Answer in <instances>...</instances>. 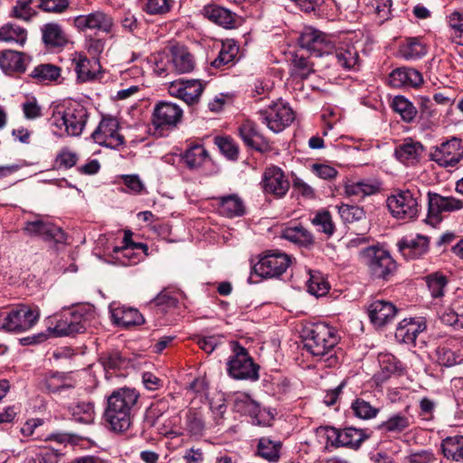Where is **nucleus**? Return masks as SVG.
Instances as JSON below:
<instances>
[{
	"label": "nucleus",
	"mask_w": 463,
	"mask_h": 463,
	"mask_svg": "<svg viewBox=\"0 0 463 463\" xmlns=\"http://www.w3.org/2000/svg\"><path fill=\"white\" fill-rule=\"evenodd\" d=\"M440 450L450 463H463V436L444 439L440 444Z\"/></svg>",
	"instance_id": "nucleus-36"
},
{
	"label": "nucleus",
	"mask_w": 463,
	"mask_h": 463,
	"mask_svg": "<svg viewBox=\"0 0 463 463\" xmlns=\"http://www.w3.org/2000/svg\"><path fill=\"white\" fill-rule=\"evenodd\" d=\"M172 62L178 73H188L194 69V59L184 45L175 44L170 48Z\"/></svg>",
	"instance_id": "nucleus-34"
},
{
	"label": "nucleus",
	"mask_w": 463,
	"mask_h": 463,
	"mask_svg": "<svg viewBox=\"0 0 463 463\" xmlns=\"http://www.w3.org/2000/svg\"><path fill=\"white\" fill-rule=\"evenodd\" d=\"M427 222L434 225L441 220L443 213H450L463 208V201L453 196H442L437 193H428Z\"/></svg>",
	"instance_id": "nucleus-18"
},
{
	"label": "nucleus",
	"mask_w": 463,
	"mask_h": 463,
	"mask_svg": "<svg viewBox=\"0 0 463 463\" xmlns=\"http://www.w3.org/2000/svg\"><path fill=\"white\" fill-rule=\"evenodd\" d=\"M338 213L345 222H353L364 218L365 213L362 207L357 205L342 204Z\"/></svg>",
	"instance_id": "nucleus-56"
},
{
	"label": "nucleus",
	"mask_w": 463,
	"mask_h": 463,
	"mask_svg": "<svg viewBox=\"0 0 463 463\" xmlns=\"http://www.w3.org/2000/svg\"><path fill=\"white\" fill-rule=\"evenodd\" d=\"M87 118L88 112L83 105L69 101L53 111L50 125L55 136L79 137L85 128Z\"/></svg>",
	"instance_id": "nucleus-3"
},
{
	"label": "nucleus",
	"mask_w": 463,
	"mask_h": 463,
	"mask_svg": "<svg viewBox=\"0 0 463 463\" xmlns=\"http://www.w3.org/2000/svg\"><path fill=\"white\" fill-rule=\"evenodd\" d=\"M423 82L421 73L409 67H401L393 70L389 75V83L394 88H417Z\"/></svg>",
	"instance_id": "nucleus-28"
},
{
	"label": "nucleus",
	"mask_w": 463,
	"mask_h": 463,
	"mask_svg": "<svg viewBox=\"0 0 463 463\" xmlns=\"http://www.w3.org/2000/svg\"><path fill=\"white\" fill-rule=\"evenodd\" d=\"M69 5V0H41L38 7L46 13L61 14Z\"/></svg>",
	"instance_id": "nucleus-62"
},
{
	"label": "nucleus",
	"mask_w": 463,
	"mask_h": 463,
	"mask_svg": "<svg viewBox=\"0 0 463 463\" xmlns=\"http://www.w3.org/2000/svg\"><path fill=\"white\" fill-rule=\"evenodd\" d=\"M397 314L395 306L385 300H375L368 307V316L371 322L378 327H382L393 320Z\"/></svg>",
	"instance_id": "nucleus-27"
},
{
	"label": "nucleus",
	"mask_w": 463,
	"mask_h": 463,
	"mask_svg": "<svg viewBox=\"0 0 463 463\" xmlns=\"http://www.w3.org/2000/svg\"><path fill=\"white\" fill-rule=\"evenodd\" d=\"M259 119L274 133H279L294 120L292 109L282 100L270 104L258 112Z\"/></svg>",
	"instance_id": "nucleus-11"
},
{
	"label": "nucleus",
	"mask_w": 463,
	"mask_h": 463,
	"mask_svg": "<svg viewBox=\"0 0 463 463\" xmlns=\"http://www.w3.org/2000/svg\"><path fill=\"white\" fill-rule=\"evenodd\" d=\"M185 430L191 436H202L204 430V421L202 415L194 411H189L185 416Z\"/></svg>",
	"instance_id": "nucleus-52"
},
{
	"label": "nucleus",
	"mask_w": 463,
	"mask_h": 463,
	"mask_svg": "<svg viewBox=\"0 0 463 463\" xmlns=\"http://www.w3.org/2000/svg\"><path fill=\"white\" fill-rule=\"evenodd\" d=\"M379 365L384 378L402 370L401 363L391 354H381L379 355Z\"/></svg>",
	"instance_id": "nucleus-53"
},
{
	"label": "nucleus",
	"mask_w": 463,
	"mask_h": 463,
	"mask_svg": "<svg viewBox=\"0 0 463 463\" xmlns=\"http://www.w3.org/2000/svg\"><path fill=\"white\" fill-rule=\"evenodd\" d=\"M426 329V324L422 317L404 318L395 331V338L404 344H414L419 334Z\"/></svg>",
	"instance_id": "nucleus-26"
},
{
	"label": "nucleus",
	"mask_w": 463,
	"mask_h": 463,
	"mask_svg": "<svg viewBox=\"0 0 463 463\" xmlns=\"http://www.w3.org/2000/svg\"><path fill=\"white\" fill-rule=\"evenodd\" d=\"M233 407L237 412L250 416L254 424L261 425L269 420V413L266 410L261 409L260 404L246 393L241 392L235 395Z\"/></svg>",
	"instance_id": "nucleus-22"
},
{
	"label": "nucleus",
	"mask_w": 463,
	"mask_h": 463,
	"mask_svg": "<svg viewBox=\"0 0 463 463\" xmlns=\"http://www.w3.org/2000/svg\"><path fill=\"white\" fill-rule=\"evenodd\" d=\"M61 75L59 67L53 64H41L34 68L31 76L40 82L47 83L56 80Z\"/></svg>",
	"instance_id": "nucleus-48"
},
{
	"label": "nucleus",
	"mask_w": 463,
	"mask_h": 463,
	"mask_svg": "<svg viewBox=\"0 0 463 463\" xmlns=\"http://www.w3.org/2000/svg\"><path fill=\"white\" fill-rule=\"evenodd\" d=\"M72 419L82 424H91L95 420L94 404L91 402H80L70 407Z\"/></svg>",
	"instance_id": "nucleus-42"
},
{
	"label": "nucleus",
	"mask_w": 463,
	"mask_h": 463,
	"mask_svg": "<svg viewBox=\"0 0 463 463\" xmlns=\"http://www.w3.org/2000/svg\"><path fill=\"white\" fill-rule=\"evenodd\" d=\"M239 133L247 146L262 153L271 150L269 140L259 132L254 122L244 121L239 128Z\"/></svg>",
	"instance_id": "nucleus-24"
},
{
	"label": "nucleus",
	"mask_w": 463,
	"mask_h": 463,
	"mask_svg": "<svg viewBox=\"0 0 463 463\" xmlns=\"http://www.w3.org/2000/svg\"><path fill=\"white\" fill-rule=\"evenodd\" d=\"M378 191L379 185L368 180L350 181L345 185V193L348 196L359 198L374 194Z\"/></svg>",
	"instance_id": "nucleus-41"
},
{
	"label": "nucleus",
	"mask_w": 463,
	"mask_h": 463,
	"mask_svg": "<svg viewBox=\"0 0 463 463\" xmlns=\"http://www.w3.org/2000/svg\"><path fill=\"white\" fill-rule=\"evenodd\" d=\"M139 393L132 388L114 390L107 398L104 420L114 432H125L131 424Z\"/></svg>",
	"instance_id": "nucleus-1"
},
{
	"label": "nucleus",
	"mask_w": 463,
	"mask_h": 463,
	"mask_svg": "<svg viewBox=\"0 0 463 463\" xmlns=\"http://www.w3.org/2000/svg\"><path fill=\"white\" fill-rule=\"evenodd\" d=\"M430 241L428 237L417 234L407 236L397 242L401 254L407 260H414L422 257L429 250Z\"/></svg>",
	"instance_id": "nucleus-23"
},
{
	"label": "nucleus",
	"mask_w": 463,
	"mask_h": 463,
	"mask_svg": "<svg viewBox=\"0 0 463 463\" xmlns=\"http://www.w3.org/2000/svg\"><path fill=\"white\" fill-rule=\"evenodd\" d=\"M414 423V417L410 413L409 407L403 411L392 413L386 420L378 426V430L383 432L402 433L407 430Z\"/></svg>",
	"instance_id": "nucleus-29"
},
{
	"label": "nucleus",
	"mask_w": 463,
	"mask_h": 463,
	"mask_svg": "<svg viewBox=\"0 0 463 463\" xmlns=\"http://www.w3.org/2000/svg\"><path fill=\"white\" fill-rule=\"evenodd\" d=\"M424 152L423 145L412 138H405L394 150L395 157L406 165H414L419 163Z\"/></svg>",
	"instance_id": "nucleus-25"
},
{
	"label": "nucleus",
	"mask_w": 463,
	"mask_h": 463,
	"mask_svg": "<svg viewBox=\"0 0 463 463\" xmlns=\"http://www.w3.org/2000/svg\"><path fill=\"white\" fill-rule=\"evenodd\" d=\"M27 40V31L15 24H5L0 27V41L23 46Z\"/></svg>",
	"instance_id": "nucleus-39"
},
{
	"label": "nucleus",
	"mask_w": 463,
	"mask_h": 463,
	"mask_svg": "<svg viewBox=\"0 0 463 463\" xmlns=\"http://www.w3.org/2000/svg\"><path fill=\"white\" fill-rule=\"evenodd\" d=\"M30 61L25 53L12 50L0 52V67L5 73L24 72Z\"/></svg>",
	"instance_id": "nucleus-30"
},
{
	"label": "nucleus",
	"mask_w": 463,
	"mask_h": 463,
	"mask_svg": "<svg viewBox=\"0 0 463 463\" xmlns=\"http://www.w3.org/2000/svg\"><path fill=\"white\" fill-rule=\"evenodd\" d=\"M299 44L317 57L331 54L335 49L332 37L313 27L303 30L299 37Z\"/></svg>",
	"instance_id": "nucleus-15"
},
{
	"label": "nucleus",
	"mask_w": 463,
	"mask_h": 463,
	"mask_svg": "<svg viewBox=\"0 0 463 463\" xmlns=\"http://www.w3.org/2000/svg\"><path fill=\"white\" fill-rule=\"evenodd\" d=\"M214 201L217 212L222 216L232 218L245 213L243 201L236 194L220 196L214 198Z\"/></svg>",
	"instance_id": "nucleus-31"
},
{
	"label": "nucleus",
	"mask_w": 463,
	"mask_h": 463,
	"mask_svg": "<svg viewBox=\"0 0 463 463\" xmlns=\"http://www.w3.org/2000/svg\"><path fill=\"white\" fill-rule=\"evenodd\" d=\"M111 317L117 326L125 328L144 323V317L137 309L125 306L112 308Z\"/></svg>",
	"instance_id": "nucleus-33"
},
{
	"label": "nucleus",
	"mask_w": 463,
	"mask_h": 463,
	"mask_svg": "<svg viewBox=\"0 0 463 463\" xmlns=\"http://www.w3.org/2000/svg\"><path fill=\"white\" fill-rule=\"evenodd\" d=\"M119 124L117 118H103L91 134L94 142L99 146L118 149L124 145V137L119 134Z\"/></svg>",
	"instance_id": "nucleus-14"
},
{
	"label": "nucleus",
	"mask_w": 463,
	"mask_h": 463,
	"mask_svg": "<svg viewBox=\"0 0 463 463\" xmlns=\"http://www.w3.org/2000/svg\"><path fill=\"white\" fill-rule=\"evenodd\" d=\"M329 285L319 274H313L307 281V291L316 296L322 297L328 292Z\"/></svg>",
	"instance_id": "nucleus-55"
},
{
	"label": "nucleus",
	"mask_w": 463,
	"mask_h": 463,
	"mask_svg": "<svg viewBox=\"0 0 463 463\" xmlns=\"http://www.w3.org/2000/svg\"><path fill=\"white\" fill-rule=\"evenodd\" d=\"M72 63L77 73L78 80L81 82L95 79L97 72L100 69V65L97 60H90L80 53H75Z\"/></svg>",
	"instance_id": "nucleus-32"
},
{
	"label": "nucleus",
	"mask_w": 463,
	"mask_h": 463,
	"mask_svg": "<svg viewBox=\"0 0 463 463\" xmlns=\"http://www.w3.org/2000/svg\"><path fill=\"white\" fill-rule=\"evenodd\" d=\"M451 32L453 43L463 45V11L453 12L448 20Z\"/></svg>",
	"instance_id": "nucleus-50"
},
{
	"label": "nucleus",
	"mask_w": 463,
	"mask_h": 463,
	"mask_svg": "<svg viewBox=\"0 0 463 463\" xmlns=\"http://www.w3.org/2000/svg\"><path fill=\"white\" fill-rule=\"evenodd\" d=\"M392 108L405 122H411L417 115L413 104L402 96H396L393 99Z\"/></svg>",
	"instance_id": "nucleus-47"
},
{
	"label": "nucleus",
	"mask_w": 463,
	"mask_h": 463,
	"mask_svg": "<svg viewBox=\"0 0 463 463\" xmlns=\"http://www.w3.org/2000/svg\"><path fill=\"white\" fill-rule=\"evenodd\" d=\"M281 237L305 247L314 243V237L311 232L301 225L286 227L282 231Z\"/></svg>",
	"instance_id": "nucleus-40"
},
{
	"label": "nucleus",
	"mask_w": 463,
	"mask_h": 463,
	"mask_svg": "<svg viewBox=\"0 0 463 463\" xmlns=\"http://www.w3.org/2000/svg\"><path fill=\"white\" fill-rule=\"evenodd\" d=\"M280 447L281 445L279 442H275L269 438L264 437L259 440L257 454L269 462H277L280 458Z\"/></svg>",
	"instance_id": "nucleus-45"
},
{
	"label": "nucleus",
	"mask_w": 463,
	"mask_h": 463,
	"mask_svg": "<svg viewBox=\"0 0 463 463\" xmlns=\"http://www.w3.org/2000/svg\"><path fill=\"white\" fill-rule=\"evenodd\" d=\"M429 157L439 166H455L463 159V140L451 137L430 148Z\"/></svg>",
	"instance_id": "nucleus-13"
},
{
	"label": "nucleus",
	"mask_w": 463,
	"mask_h": 463,
	"mask_svg": "<svg viewBox=\"0 0 463 463\" xmlns=\"http://www.w3.org/2000/svg\"><path fill=\"white\" fill-rule=\"evenodd\" d=\"M334 57L337 64L346 70L354 69L358 65L359 54L354 46L339 47L335 50Z\"/></svg>",
	"instance_id": "nucleus-44"
},
{
	"label": "nucleus",
	"mask_w": 463,
	"mask_h": 463,
	"mask_svg": "<svg viewBox=\"0 0 463 463\" xmlns=\"http://www.w3.org/2000/svg\"><path fill=\"white\" fill-rule=\"evenodd\" d=\"M360 258L375 279H389L396 270L395 260L383 247H367L360 251Z\"/></svg>",
	"instance_id": "nucleus-5"
},
{
	"label": "nucleus",
	"mask_w": 463,
	"mask_h": 463,
	"mask_svg": "<svg viewBox=\"0 0 463 463\" xmlns=\"http://www.w3.org/2000/svg\"><path fill=\"white\" fill-rule=\"evenodd\" d=\"M41 383L50 392H56L69 387L65 375L59 372L46 373Z\"/></svg>",
	"instance_id": "nucleus-49"
},
{
	"label": "nucleus",
	"mask_w": 463,
	"mask_h": 463,
	"mask_svg": "<svg viewBox=\"0 0 463 463\" xmlns=\"http://www.w3.org/2000/svg\"><path fill=\"white\" fill-rule=\"evenodd\" d=\"M303 348L317 361H324L326 366L337 364L338 358L335 347L338 336L335 329L325 323H315L306 326L302 330Z\"/></svg>",
	"instance_id": "nucleus-2"
},
{
	"label": "nucleus",
	"mask_w": 463,
	"mask_h": 463,
	"mask_svg": "<svg viewBox=\"0 0 463 463\" xmlns=\"http://www.w3.org/2000/svg\"><path fill=\"white\" fill-rule=\"evenodd\" d=\"M232 355L227 363L229 374L237 380H257L259 367L254 364L248 351L237 342L232 343Z\"/></svg>",
	"instance_id": "nucleus-8"
},
{
	"label": "nucleus",
	"mask_w": 463,
	"mask_h": 463,
	"mask_svg": "<svg viewBox=\"0 0 463 463\" xmlns=\"http://www.w3.org/2000/svg\"><path fill=\"white\" fill-rule=\"evenodd\" d=\"M312 223L317 227L319 232H324L327 236H331L335 232V224L331 214L327 211L318 212L312 219Z\"/></svg>",
	"instance_id": "nucleus-54"
},
{
	"label": "nucleus",
	"mask_w": 463,
	"mask_h": 463,
	"mask_svg": "<svg viewBox=\"0 0 463 463\" xmlns=\"http://www.w3.org/2000/svg\"><path fill=\"white\" fill-rule=\"evenodd\" d=\"M99 361L103 365L105 370H115L119 368L124 360L121 357L120 354L117 351H113L110 353L103 354Z\"/></svg>",
	"instance_id": "nucleus-64"
},
{
	"label": "nucleus",
	"mask_w": 463,
	"mask_h": 463,
	"mask_svg": "<svg viewBox=\"0 0 463 463\" xmlns=\"http://www.w3.org/2000/svg\"><path fill=\"white\" fill-rule=\"evenodd\" d=\"M113 24L112 17L102 11L80 14L73 19V25L80 32L99 31L109 33Z\"/></svg>",
	"instance_id": "nucleus-20"
},
{
	"label": "nucleus",
	"mask_w": 463,
	"mask_h": 463,
	"mask_svg": "<svg viewBox=\"0 0 463 463\" xmlns=\"http://www.w3.org/2000/svg\"><path fill=\"white\" fill-rule=\"evenodd\" d=\"M208 156L206 149L202 145L190 146L184 152L183 159L185 165L193 169L203 165Z\"/></svg>",
	"instance_id": "nucleus-46"
},
{
	"label": "nucleus",
	"mask_w": 463,
	"mask_h": 463,
	"mask_svg": "<svg viewBox=\"0 0 463 463\" xmlns=\"http://www.w3.org/2000/svg\"><path fill=\"white\" fill-rule=\"evenodd\" d=\"M24 232L30 237H37L45 241L62 243L66 241L64 232L54 223L36 217L27 221L23 228Z\"/></svg>",
	"instance_id": "nucleus-16"
},
{
	"label": "nucleus",
	"mask_w": 463,
	"mask_h": 463,
	"mask_svg": "<svg viewBox=\"0 0 463 463\" xmlns=\"http://www.w3.org/2000/svg\"><path fill=\"white\" fill-rule=\"evenodd\" d=\"M239 53V47L233 40H226L222 43L218 56L212 61L214 68H221L233 63Z\"/></svg>",
	"instance_id": "nucleus-43"
},
{
	"label": "nucleus",
	"mask_w": 463,
	"mask_h": 463,
	"mask_svg": "<svg viewBox=\"0 0 463 463\" xmlns=\"http://www.w3.org/2000/svg\"><path fill=\"white\" fill-rule=\"evenodd\" d=\"M260 185L266 194L273 195L276 198L284 197L290 187L284 171L276 165H271L264 170Z\"/></svg>",
	"instance_id": "nucleus-17"
},
{
	"label": "nucleus",
	"mask_w": 463,
	"mask_h": 463,
	"mask_svg": "<svg viewBox=\"0 0 463 463\" xmlns=\"http://www.w3.org/2000/svg\"><path fill=\"white\" fill-rule=\"evenodd\" d=\"M403 463H437V458L432 451L422 449L408 454Z\"/></svg>",
	"instance_id": "nucleus-61"
},
{
	"label": "nucleus",
	"mask_w": 463,
	"mask_h": 463,
	"mask_svg": "<svg viewBox=\"0 0 463 463\" xmlns=\"http://www.w3.org/2000/svg\"><path fill=\"white\" fill-rule=\"evenodd\" d=\"M203 85L199 80H176L170 84L168 91L171 96L184 100L188 105L199 101L203 91Z\"/></svg>",
	"instance_id": "nucleus-21"
},
{
	"label": "nucleus",
	"mask_w": 463,
	"mask_h": 463,
	"mask_svg": "<svg viewBox=\"0 0 463 463\" xmlns=\"http://www.w3.org/2000/svg\"><path fill=\"white\" fill-rule=\"evenodd\" d=\"M351 408L356 417L364 420L375 418L379 412L378 408L371 405L369 402L360 398H357L353 402Z\"/></svg>",
	"instance_id": "nucleus-51"
},
{
	"label": "nucleus",
	"mask_w": 463,
	"mask_h": 463,
	"mask_svg": "<svg viewBox=\"0 0 463 463\" xmlns=\"http://www.w3.org/2000/svg\"><path fill=\"white\" fill-rule=\"evenodd\" d=\"M398 52L399 55L406 61H417L427 54L428 49L420 38L411 37L399 45Z\"/></svg>",
	"instance_id": "nucleus-35"
},
{
	"label": "nucleus",
	"mask_w": 463,
	"mask_h": 463,
	"mask_svg": "<svg viewBox=\"0 0 463 463\" xmlns=\"http://www.w3.org/2000/svg\"><path fill=\"white\" fill-rule=\"evenodd\" d=\"M42 35L43 43L51 47L64 46L68 38L61 26L56 23L45 24L42 29Z\"/></svg>",
	"instance_id": "nucleus-38"
},
{
	"label": "nucleus",
	"mask_w": 463,
	"mask_h": 463,
	"mask_svg": "<svg viewBox=\"0 0 463 463\" xmlns=\"http://www.w3.org/2000/svg\"><path fill=\"white\" fill-rule=\"evenodd\" d=\"M32 2L33 0H16L13 8V15L22 20H30L33 15Z\"/></svg>",
	"instance_id": "nucleus-63"
},
{
	"label": "nucleus",
	"mask_w": 463,
	"mask_h": 463,
	"mask_svg": "<svg viewBox=\"0 0 463 463\" xmlns=\"http://www.w3.org/2000/svg\"><path fill=\"white\" fill-rule=\"evenodd\" d=\"M203 14L210 21L224 28H232L235 24L234 14L230 10L216 5L204 6Z\"/></svg>",
	"instance_id": "nucleus-37"
},
{
	"label": "nucleus",
	"mask_w": 463,
	"mask_h": 463,
	"mask_svg": "<svg viewBox=\"0 0 463 463\" xmlns=\"http://www.w3.org/2000/svg\"><path fill=\"white\" fill-rule=\"evenodd\" d=\"M174 5V0H146L144 10L149 14H165Z\"/></svg>",
	"instance_id": "nucleus-58"
},
{
	"label": "nucleus",
	"mask_w": 463,
	"mask_h": 463,
	"mask_svg": "<svg viewBox=\"0 0 463 463\" xmlns=\"http://www.w3.org/2000/svg\"><path fill=\"white\" fill-rule=\"evenodd\" d=\"M316 435L320 442L335 448L358 449L367 438L364 432L356 428L349 427L336 429L331 426H320L316 430Z\"/></svg>",
	"instance_id": "nucleus-4"
},
{
	"label": "nucleus",
	"mask_w": 463,
	"mask_h": 463,
	"mask_svg": "<svg viewBox=\"0 0 463 463\" xmlns=\"http://www.w3.org/2000/svg\"><path fill=\"white\" fill-rule=\"evenodd\" d=\"M290 263L289 255L279 250L267 251L252 266L249 280H252L254 276L261 279L279 278L288 269Z\"/></svg>",
	"instance_id": "nucleus-7"
},
{
	"label": "nucleus",
	"mask_w": 463,
	"mask_h": 463,
	"mask_svg": "<svg viewBox=\"0 0 463 463\" xmlns=\"http://www.w3.org/2000/svg\"><path fill=\"white\" fill-rule=\"evenodd\" d=\"M443 324L450 326L455 329L463 328V312H456L453 308L448 307L440 315Z\"/></svg>",
	"instance_id": "nucleus-59"
},
{
	"label": "nucleus",
	"mask_w": 463,
	"mask_h": 463,
	"mask_svg": "<svg viewBox=\"0 0 463 463\" xmlns=\"http://www.w3.org/2000/svg\"><path fill=\"white\" fill-rule=\"evenodd\" d=\"M419 197L410 190H399L387 198V206L394 218L411 221L420 211Z\"/></svg>",
	"instance_id": "nucleus-9"
},
{
	"label": "nucleus",
	"mask_w": 463,
	"mask_h": 463,
	"mask_svg": "<svg viewBox=\"0 0 463 463\" xmlns=\"http://www.w3.org/2000/svg\"><path fill=\"white\" fill-rule=\"evenodd\" d=\"M38 308L25 305L0 313V329L6 332L21 333L31 329L38 321Z\"/></svg>",
	"instance_id": "nucleus-6"
},
{
	"label": "nucleus",
	"mask_w": 463,
	"mask_h": 463,
	"mask_svg": "<svg viewBox=\"0 0 463 463\" xmlns=\"http://www.w3.org/2000/svg\"><path fill=\"white\" fill-rule=\"evenodd\" d=\"M124 245L115 247L114 258L123 266L136 265L147 256V246L144 243H135L130 240V234L127 233L123 239Z\"/></svg>",
	"instance_id": "nucleus-19"
},
{
	"label": "nucleus",
	"mask_w": 463,
	"mask_h": 463,
	"mask_svg": "<svg viewBox=\"0 0 463 463\" xmlns=\"http://www.w3.org/2000/svg\"><path fill=\"white\" fill-rule=\"evenodd\" d=\"M88 320L80 309L65 313L60 319L50 317L47 322V330L52 336H66L86 330Z\"/></svg>",
	"instance_id": "nucleus-10"
},
{
	"label": "nucleus",
	"mask_w": 463,
	"mask_h": 463,
	"mask_svg": "<svg viewBox=\"0 0 463 463\" xmlns=\"http://www.w3.org/2000/svg\"><path fill=\"white\" fill-rule=\"evenodd\" d=\"M371 5L374 9L380 23L387 21L392 16V0H371Z\"/></svg>",
	"instance_id": "nucleus-60"
},
{
	"label": "nucleus",
	"mask_w": 463,
	"mask_h": 463,
	"mask_svg": "<svg viewBox=\"0 0 463 463\" xmlns=\"http://www.w3.org/2000/svg\"><path fill=\"white\" fill-rule=\"evenodd\" d=\"M184 111L176 103L159 101L154 107L152 124L159 135L174 129L182 120Z\"/></svg>",
	"instance_id": "nucleus-12"
},
{
	"label": "nucleus",
	"mask_w": 463,
	"mask_h": 463,
	"mask_svg": "<svg viewBox=\"0 0 463 463\" xmlns=\"http://www.w3.org/2000/svg\"><path fill=\"white\" fill-rule=\"evenodd\" d=\"M426 282L433 298H439L443 296V289L447 285V279L445 276L434 273L426 278Z\"/></svg>",
	"instance_id": "nucleus-57"
}]
</instances>
